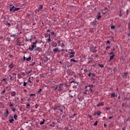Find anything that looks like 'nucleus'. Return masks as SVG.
<instances>
[{
    "mask_svg": "<svg viewBox=\"0 0 130 130\" xmlns=\"http://www.w3.org/2000/svg\"><path fill=\"white\" fill-rule=\"evenodd\" d=\"M87 87H89V92H90V93H94V90H93L94 86L93 85V84L87 85Z\"/></svg>",
    "mask_w": 130,
    "mask_h": 130,
    "instance_id": "1",
    "label": "nucleus"
},
{
    "mask_svg": "<svg viewBox=\"0 0 130 130\" xmlns=\"http://www.w3.org/2000/svg\"><path fill=\"white\" fill-rule=\"evenodd\" d=\"M37 46L36 45H34V44H33L32 45H31V47L29 46V50H30V51H33V49H34V48H35V47H37Z\"/></svg>",
    "mask_w": 130,
    "mask_h": 130,
    "instance_id": "2",
    "label": "nucleus"
},
{
    "mask_svg": "<svg viewBox=\"0 0 130 130\" xmlns=\"http://www.w3.org/2000/svg\"><path fill=\"white\" fill-rule=\"evenodd\" d=\"M127 74H128V73L127 72H126L125 73H122L121 74L122 77L124 79H126L127 78Z\"/></svg>",
    "mask_w": 130,
    "mask_h": 130,
    "instance_id": "3",
    "label": "nucleus"
},
{
    "mask_svg": "<svg viewBox=\"0 0 130 130\" xmlns=\"http://www.w3.org/2000/svg\"><path fill=\"white\" fill-rule=\"evenodd\" d=\"M53 52H54L55 53H59L60 52V50H59V49L58 48H55L53 49Z\"/></svg>",
    "mask_w": 130,
    "mask_h": 130,
    "instance_id": "4",
    "label": "nucleus"
},
{
    "mask_svg": "<svg viewBox=\"0 0 130 130\" xmlns=\"http://www.w3.org/2000/svg\"><path fill=\"white\" fill-rule=\"evenodd\" d=\"M69 54L70 55L69 56L70 58H73V57L75 56V52L74 51H72L71 52L69 53Z\"/></svg>",
    "mask_w": 130,
    "mask_h": 130,
    "instance_id": "5",
    "label": "nucleus"
},
{
    "mask_svg": "<svg viewBox=\"0 0 130 130\" xmlns=\"http://www.w3.org/2000/svg\"><path fill=\"white\" fill-rule=\"evenodd\" d=\"M69 95L70 96V97H73V96L75 95V91H74V90H69Z\"/></svg>",
    "mask_w": 130,
    "mask_h": 130,
    "instance_id": "6",
    "label": "nucleus"
},
{
    "mask_svg": "<svg viewBox=\"0 0 130 130\" xmlns=\"http://www.w3.org/2000/svg\"><path fill=\"white\" fill-rule=\"evenodd\" d=\"M113 57H114V53L111 52L110 55V61L111 60V59H113Z\"/></svg>",
    "mask_w": 130,
    "mask_h": 130,
    "instance_id": "7",
    "label": "nucleus"
},
{
    "mask_svg": "<svg viewBox=\"0 0 130 130\" xmlns=\"http://www.w3.org/2000/svg\"><path fill=\"white\" fill-rule=\"evenodd\" d=\"M62 85H63V84H60V85L58 86V91H61V90H62Z\"/></svg>",
    "mask_w": 130,
    "mask_h": 130,
    "instance_id": "8",
    "label": "nucleus"
},
{
    "mask_svg": "<svg viewBox=\"0 0 130 130\" xmlns=\"http://www.w3.org/2000/svg\"><path fill=\"white\" fill-rule=\"evenodd\" d=\"M122 14H123V11L122 9L120 10L119 12V16L121 17L122 16Z\"/></svg>",
    "mask_w": 130,
    "mask_h": 130,
    "instance_id": "9",
    "label": "nucleus"
},
{
    "mask_svg": "<svg viewBox=\"0 0 130 130\" xmlns=\"http://www.w3.org/2000/svg\"><path fill=\"white\" fill-rule=\"evenodd\" d=\"M104 105V103L103 102L100 103L97 105L98 107H99L100 106H103Z\"/></svg>",
    "mask_w": 130,
    "mask_h": 130,
    "instance_id": "10",
    "label": "nucleus"
},
{
    "mask_svg": "<svg viewBox=\"0 0 130 130\" xmlns=\"http://www.w3.org/2000/svg\"><path fill=\"white\" fill-rule=\"evenodd\" d=\"M100 115L101 114V111H99L96 113H94V115Z\"/></svg>",
    "mask_w": 130,
    "mask_h": 130,
    "instance_id": "11",
    "label": "nucleus"
},
{
    "mask_svg": "<svg viewBox=\"0 0 130 130\" xmlns=\"http://www.w3.org/2000/svg\"><path fill=\"white\" fill-rule=\"evenodd\" d=\"M11 96H12L13 97H15V96H16V91H12Z\"/></svg>",
    "mask_w": 130,
    "mask_h": 130,
    "instance_id": "12",
    "label": "nucleus"
},
{
    "mask_svg": "<svg viewBox=\"0 0 130 130\" xmlns=\"http://www.w3.org/2000/svg\"><path fill=\"white\" fill-rule=\"evenodd\" d=\"M19 10H20V8L14 7V10L13 11V13H15V12H17V11H19Z\"/></svg>",
    "mask_w": 130,
    "mask_h": 130,
    "instance_id": "13",
    "label": "nucleus"
},
{
    "mask_svg": "<svg viewBox=\"0 0 130 130\" xmlns=\"http://www.w3.org/2000/svg\"><path fill=\"white\" fill-rule=\"evenodd\" d=\"M43 9V5H40L39 6V10L40 11V10H42Z\"/></svg>",
    "mask_w": 130,
    "mask_h": 130,
    "instance_id": "14",
    "label": "nucleus"
},
{
    "mask_svg": "<svg viewBox=\"0 0 130 130\" xmlns=\"http://www.w3.org/2000/svg\"><path fill=\"white\" fill-rule=\"evenodd\" d=\"M14 64H13V63L10 64L9 65V68H10V69H13V68H14Z\"/></svg>",
    "mask_w": 130,
    "mask_h": 130,
    "instance_id": "15",
    "label": "nucleus"
},
{
    "mask_svg": "<svg viewBox=\"0 0 130 130\" xmlns=\"http://www.w3.org/2000/svg\"><path fill=\"white\" fill-rule=\"evenodd\" d=\"M100 18H101V14H100V12H99V16H97V20H100Z\"/></svg>",
    "mask_w": 130,
    "mask_h": 130,
    "instance_id": "16",
    "label": "nucleus"
},
{
    "mask_svg": "<svg viewBox=\"0 0 130 130\" xmlns=\"http://www.w3.org/2000/svg\"><path fill=\"white\" fill-rule=\"evenodd\" d=\"M14 10H15V6H12L10 8V12H12V11H13L14 12Z\"/></svg>",
    "mask_w": 130,
    "mask_h": 130,
    "instance_id": "17",
    "label": "nucleus"
},
{
    "mask_svg": "<svg viewBox=\"0 0 130 130\" xmlns=\"http://www.w3.org/2000/svg\"><path fill=\"white\" fill-rule=\"evenodd\" d=\"M44 121H45V120L43 119V121H41L40 124H41V125H42V124H44Z\"/></svg>",
    "mask_w": 130,
    "mask_h": 130,
    "instance_id": "18",
    "label": "nucleus"
},
{
    "mask_svg": "<svg viewBox=\"0 0 130 130\" xmlns=\"http://www.w3.org/2000/svg\"><path fill=\"white\" fill-rule=\"evenodd\" d=\"M31 58H32L31 57V56H29L28 58H27L26 59L27 61H30V60L31 59Z\"/></svg>",
    "mask_w": 130,
    "mask_h": 130,
    "instance_id": "19",
    "label": "nucleus"
},
{
    "mask_svg": "<svg viewBox=\"0 0 130 130\" xmlns=\"http://www.w3.org/2000/svg\"><path fill=\"white\" fill-rule=\"evenodd\" d=\"M71 61H73V62H76V63L78 62V61L75 60V59H71Z\"/></svg>",
    "mask_w": 130,
    "mask_h": 130,
    "instance_id": "20",
    "label": "nucleus"
},
{
    "mask_svg": "<svg viewBox=\"0 0 130 130\" xmlns=\"http://www.w3.org/2000/svg\"><path fill=\"white\" fill-rule=\"evenodd\" d=\"M9 122H10V123H13V122H14V119H13V118L9 120Z\"/></svg>",
    "mask_w": 130,
    "mask_h": 130,
    "instance_id": "21",
    "label": "nucleus"
},
{
    "mask_svg": "<svg viewBox=\"0 0 130 130\" xmlns=\"http://www.w3.org/2000/svg\"><path fill=\"white\" fill-rule=\"evenodd\" d=\"M98 122H99V121H96V122H95V123H94L93 125H94V126H97Z\"/></svg>",
    "mask_w": 130,
    "mask_h": 130,
    "instance_id": "22",
    "label": "nucleus"
},
{
    "mask_svg": "<svg viewBox=\"0 0 130 130\" xmlns=\"http://www.w3.org/2000/svg\"><path fill=\"white\" fill-rule=\"evenodd\" d=\"M99 67H100V68H104L103 64H99Z\"/></svg>",
    "mask_w": 130,
    "mask_h": 130,
    "instance_id": "23",
    "label": "nucleus"
},
{
    "mask_svg": "<svg viewBox=\"0 0 130 130\" xmlns=\"http://www.w3.org/2000/svg\"><path fill=\"white\" fill-rule=\"evenodd\" d=\"M5 114L6 115V116H8V115H9V111H8V110H6V113H5Z\"/></svg>",
    "mask_w": 130,
    "mask_h": 130,
    "instance_id": "24",
    "label": "nucleus"
},
{
    "mask_svg": "<svg viewBox=\"0 0 130 130\" xmlns=\"http://www.w3.org/2000/svg\"><path fill=\"white\" fill-rule=\"evenodd\" d=\"M31 72H32V70H31L30 71H28V72H25L26 74H27V75H29V74L31 73Z\"/></svg>",
    "mask_w": 130,
    "mask_h": 130,
    "instance_id": "25",
    "label": "nucleus"
},
{
    "mask_svg": "<svg viewBox=\"0 0 130 130\" xmlns=\"http://www.w3.org/2000/svg\"><path fill=\"white\" fill-rule=\"evenodd\" d=\"M37 43H38V41H37V40H36L35 42H33V44H34L35 45H36Z\"/></svg>",
    "mask_w": 130,
    "mask_h": 130,
    "instance_id": "26",
    "label": "nucleus"
},
{
    "mask_svg": "<svg viewBox=\"0 0 130 130\" xmlns=\"http://www.w3.org/2000/svg\"><path fill=\"white\" fill-rule=\"evenodd\" d=\"M51 35H52L53 36H55V34L54 33V32L52 31L51 32Z\"/></svg>",
    "mask_w": 130,
    "mask_h": 130,
    "instance_id": "27",
    "label": "nucleus"
},
{
    "mask_svg": "<svg viewBox=\"0 0 130 130\" xmlns=\"http://www.w3.org/2000/svg\"><path fill=\"white\" fill-rule=\"evenodd\" d=\"M23 86L24 87L27 86V82H25V81L23 82Z\"/></svg>",
    "mask_w": 130,
    "mask_h": 130,
    "instance_id": "28",
    "label": "nucleus"
},
{
    "mask_svg": "<svg viewBox=\"0 0 130 130\" xmlns=\"http://www.w3.org/2000/svg\"><path fill=\"white\" fill-rule=\"evenodd\" d=\"M13 118H14V119L17 120V115L15 114V115H14V116H13Z\"/></svg>",
    "mask_w": 130,
    "mask_h": 130,
    "instance_id": "29",
    "label": "nucleus"
},
{
    "mask_svg": "<svg viewBox=\"0 0 130 130\" xmlns=\"http://www.w3.org/2000/svg\"><path fill=\"white\" fill-rule=\"evenodd\" d=\"M36 94L35 93H31L30 94V97H32V96H36Z\"/></svg>",
    "mask_w": 130,
    "mask_h": 130,
    "instance_id": "30",
    "label": "nucleus"
},
{
    "mask_svg": "<svg viewBox=\"0 0 130 130\" xmlns=\"http://www.w3.org/2000/svg\"><path fill=\"white\" fill-rule=\"evenodd\" d=\"M12 111L15 112V111H16V108H12Z\"/></svg>",
    "mask_w": 130,
    "mask_h": 130,
    "instance_id": "31",
    "label": "nucleus"
},
{
    "mask_svg": "<svg viewBox=\"0 0 130 130\" xmlns=\"http://www.w3.org/2000/svg\"><path fill=\"white\" fill-rule=\"evenodd\" d=\"M83 94H86V95H89V93L86 92V91H83Z\"/></svg>",
    "mask_w": 130,
    "mask_h": 130,
    "instance_id": "32",
    "label": "nucleus"
},
{
    "mask_svg": "<svg viewBox=\"0 0 130 130\" xmlns=\"http://www.w3.org/2000/svg\"><path fill=\"white\" fill-rule=\"evenodd\" d=\"M35 108L36 109H37V108H38V104H36V105H35Z\"/></svg>",
    "mask_w": 130,
    "mask_h": 130,
    "instance_id": "33",
    "label": "nucleus"
},
{
    "mask_svg": "<svg viewBox=\"0 0 130 130\" xmlns=\"http://www.w3.org/2000/svg\"><path fill=\"white\" fill-rule=\"evenodd\" d=\"M50 126H52V127H54V123H53V124H51Z\"/></svg>",
    "mask_w": 130,
    "mask_h": 130,
    "instance_id": "34",
    "label": "nucleus"
},
{
    "mask_svg": "<svg viewBox=\"0 0 130 130\" xmlns=\"http://www.w3.org/2000/svg\"><path fill=\"white\" fill-rule=\"evenodd\" d=\"M11 37H13L14 38H16V36L15 35H11Z\"/></svg>",
    "mask_w": 130,
    "mask_h": 130,
    "instance_id": "35",
    "label": "nucleus"
},
{
    "mask_svg": "<svg viewBox=\"0 0 130 130\" xmlns=\"http://www.w3.org/2000/svg\"><path fill=\"white\" fill-rule=\"evenodd\" d=\"M47 40L49 42H50L51 41V39H50V38H49Z\"/></svg>",
    "mask_w": 130,
    "mask_h": 130,
    "instance_id": "36",
    "label": "nucleus"
},
{
    "mask_svg": "<svg viewBox=\"0 0 130 130\" xmlns=\"http://www.w3.org/2000/svg\"><path fill=\"white\" fill-rule=\"evenodd\" d=\"M26 106H27V108H28V107H30V104H27L26 105Z\"/></svg>",
    "mask_w": 130,
    "mask_h": 130,
    "instance_id": "37",
    "label": "nucleus"
},
{
    "mask_svg": "<svg viewBox=\"0 0 130 130\" xmlns=\"http://www.w3.org/2000/svg\"><path fill=\"white\" fill-rule=\"evenodd\" d=\"M128 29L130 30V22H128Z\"/></svg>",
    "mask_w": 130,
    "mask_h": 130,
    "instance_id": "38",
    "label": "nucleus"
},
{
    "mask_svg": "<svg viewBox=\"0 0 130 130\" xmlns=\"http://www.w3.org/2000/svg\"><path fill=\"white\" fill-rule=\"evenodd\" d=\"M111 97L114 98V93H112L111 94Z\"/></svg>",
    "mask_w": 130,
    "mask_h": 130,
    "instance_id": "39",
    "label": "nucleus"
},
{
    "mask_svg": "<svg viewBox=\"0 0 130 130\" xmlns=\"http://www.w3.org/2000/svg\"><path fill=\"white\" fill-rule=\"evenodd\" d=\"M42 91V89L40 88L39 91H38V93H40V92Z\"/></svg>",
    "mask_w": 130,
    "mask_h": 130,
    "instance_id": "40",
    "label": "nucleus"
},
{
    "mask_svg": "<svg viewBox=\"0 0 130 130\" xmlns=\"http://www.w3.org/2000/svg\"><path fill=\"white\" fill-rule=\"evenodd\" d=\"M91 75H92V73H91V72H90V73L88 74V77H91Z\"/></svg>",
    "mask_w": 130,
    "mask_h": 130,
    "instance_id": "41",
    "label": "nucleus"
},
{
    "mask_svg": "<svg viewBox=\"0 0 130 130\" xmlns=\"http://www.w3.org/2000/svg\"><path fill=\"white\" fill-rule=\"evenodd\" d=\"M17 45H18V46H21V44H20L19 43H17Z\"/></svg>",
    "mask_w": 130,
    "mask_h": 130,
    "instance_id": "42",
    "label": "nucleus"
},
{
    "mask_svg": "<svg viewBox=\"0 0 130 130\" xmlns=\"http://www.w3.org/2000/svg\"><path fill=\"white\" fill-rule=\"evenodd\" d=\"M106 119V117H103V120H105Z\"/></svg>",
    "mask_w": 130,
    "mask_h": 130,
    "instance_id": "43",
    "label": "nucleus"
},
{
    "mask_svg": "<svg viewBox=\"0 0 130 130\" xmlns=\"http://www.w3.org/2000/svg\"><path fill=\"white\" fill-rule=\"evenodd\" d=\"M111 29H114V25H112L111 26Z\"/></svg>",
    "mask_w": 130,
    "mask_h": 130,
    "instance_id": "44",
    "label": "nucleus"
},
{
    "mask_svg": "<svg viewBox=\"0 0 130 130\" xmlns=\"http://www.w3.org/2000/svg\"><path fill=\"white\" fill-rule=\"evenodd\" d=\"M9 106H10V107H12L14 106V105H13L12 104H10Z\"/></svg>",
    "mask_w": 130,
    "mask_h": 130,
    "instance_id": "45",
    "label": "nucleus"
},
{
    "mask_svg": "<svg viewBox=\"0 0 130 130\" xmlns=\"http://www.w3.org/2000/svg\"><path fill=\"white\" fill-rule=\"evenodd\" d=\"M63 46H64V44L62 43L61 45V47H62V48H63Z\"/></svg>",
    "mask_w": 130,
    "mask_h": 130,
    "instance_id": "46",
    "label": "nucleus"
},
{
    "mask_svg": "<svg viewBox=\"0 0 130 130\" xmlns=\"http://www.w3.org/2000/svg\"><path fill=\"white\" fill-rule=\"evenodd\" d=\"M58 89V87L57 86H56V87H55V88H54V90H55V91H56V90Z\"/></svg>",
    "mask_w": 130,
    "mask_h": 130,
    "instance_id": "47",
    "label": "nucleus"
},
{
    "mask_svg": "<svg viewBox=\"0 0 130 130\" xmlns=\"http://www.w3.org/2000/svg\"><path fill=\"white\" fill-rule=\"evenodd\" d=\"M91 81H95V79H94L93 77H92Z\"/></svg>",
    "mask_w": 130,
    "mask_h": 130,
    "instance_id": "48",
    "label": "nucleus"
},
{
    "mask_svg": "<svg viewBox=\"0 0 130 130\" xmlns=\"http://www.w3.org/2000/svg\"><path fill=\"white\" fill-rule=\"evenodd\" d=\"M126 14L127 15H128V10H126Z\"/></svg>",
    "mask_w": 130,
    "mask_h": 130,
    "instance_id": "49",
    "label": "nucleus"
},
{
    "mask_svg": "<svg viewBox=\"0 0 130 130\" xmlns=\"http://www.w3.org/2000/svg\"><path fill=\"white\" fill-rule=\"evenodd\" d=\"M85 91L87 92V93H89V91H88V89H85Z\"/></svg>",
    "mask_w": 130,
    "mask_h": 130,
    "instance_id": "50",
    "label": "nucleus"
},
{
    "mask_svg": "<svg viewBox=\"0 0 130 130\" xmlns=\"http://www.w3.org/2000/svg\"><path fill=\"white\" fill-rule=\"evenodd\" d=\"M62 118H66V116L62 115Z\"/></svg>",
    "mask_w": 130,
    "mask_h": 130,
    "instance_id": "51",
    "label": "nucleus"
},
{
    "mask_svg": "<svg viewBox=\"0 0 130 130\" xmlns=\"http://www.w3.org/2000/svg\"><path fill=\"white\" fill-rule=\"evenodd\" d=\"M108 43H110V41L109 40L107 41V44H108Z\"/></svg>",
    "mask_w": 130,
    "mask_h": 130,
    "instance_id": "52",
    "label": "nucleus"
},
{
    "mask_svg": "<svg viewBox=\"0 0 130 130\" xmlns=\"http://www.w3.org/2000/svg\"><path fill=\"white\" fill-rule=\"evenodd\" d=\"M111 118H113V116L109 117V119H111Z\"/></svg>",
    "mask_w": 130,
    "mask_h": 130,
    "instance_id": "53",
    "label": "nucleus"
},
{
    "mask_svg": "<svg viewBox=\"0 0 130 130\" xmlns=\"http://www.w3.org/2000/svg\"><path fill=\"white\" fill-rule=\"evenodd\" d=\"M88 116H89V118H92V116L90 115H88Z\"/></svg>",
    "mask_w": 130,
    "mask_h": 130,
    "instance_id": "54",
    "label": "nucleus"
},
{
    "mask_svg": "<svg viewBox=\"0 0 130 130\" xmlns=\"http://www.w3.org/2000/svg\"><path fill=\"white\" fill-rule=\"evenodd\" d=\"M104 126H105V127H106V126H107V125L106 124H104Z\"/></svg>",
    "mask_w": 130,
    "mask_h": 130,
    "instance_id": "55",
    "label": "nucleus"
},
{
    "mask_svg": "<svg viewBox=\"0 0 130 130\" xmlns=\"http://www.w3.org/2000/svg\"><path fill=\"white\" fill-rule=\"evenodd\" d=\"M28 83H32V81H31V80H28Z\"/></svg>",
    "mask_w": 130,
    "mask_h": 130,
    "instance_id": "56",
    "label": "nucleus"
},
{
    "mask_svg": "<svg viewBox=\"0 0 130 130\" xmlns=\"http://www.w3.org/2000/svg\"><path fill=\"white\" fill-rule=\"evenodd\" d=\"M106 12H107V11H106L105 12H103V14H104V15H105V14H106Z\"/></svg>",
    "mask_w": 130,
    "mask_h": 130,
    "instance_id": "57",
    "label": "nucleus"
},
{
    "mask_svg": "<svg viewBox=\"0 0 130 130\" xmlns=\"http://www.w3.org/2000/svg\"><path fill=\"white\" fill-rule=\"evenodd\" d=\"M9 56L11 58H12V57H13V56L12 55H9Z\"/></svg>",
    "mask_w": 130,
    "mask_h": 130,
    "instance_id": "58",
    "label": "nucleus"
},
{
    "mask_svg": "<svg viewBox=\"0 0 130 130\" xmlns=\"http://www.w3.org/2000/svg\"><path fill=\"white\" fill-rule=\"evenodd\" d=\"M60 111H61V112H63V110L62 109H60Z\"/></svg>",
    "mask_w": 130,
    "mask_h": 130,
    "instance_id": "59",
    "label": "nucleus"
},
{
    "mask_svg": "<svg viewBox=\"0 0 130 130\" xmlns=\"http://www.w3.org/2000/svg\"><path fill=\"white\" fill-rule=\"evenodd\" d=\"M62 108H63V109H64L66 108V107L64 106H63Z\"/></svg>",
    "mask_w": 130,
    "mask_h": 130,
    "instance_id": "60",
    "label": "nucleus"
},
{
    "mask_svg": "<svg viewBox=\"0 0 130 130\" xmlns=\"http://www.w3.org/2000/svg\"><path fill=\"white\" fill-rule=\"evenodd\" d=\"M108 48H110V47H109V46L107 47L106 49H108Z\"/></svg>",
    "mask_w": 130,
    "mask_h": 130,
    "instance_id": "61",
    "label": "nucleus"
},
{
    "mask_svg": "<svg viewBox=\"0 0 130 130\" xmlns=\"http://www.w3.org/2000/svg\"><path fill=\"white\" fill-rule=\"evenodd\" d=\"M25 59H26V57L25 56H23V60H25Z\"/></svg>",
    "mask_w": 130,
    "mask_h": 130,
    "instance_id": "62",
    "label": "nucleus"
},
{
    "mask_svg": "<svg viewBox=\"0 0 130 130\" xmlns=\"http://www.w3.org/2000/svg\"><path fill=\"white\" fill-rule=\"evenodd\" d=\"M128 37H130V32L128 34Z\"/></svg>",
    "mask_w": 130,
    "mask_h": 130,
    "instance_id": "63",
    "label": "nucleus"
},
{
    "mask_svg": "<svg viewBox=\"0 0 130 130\" xmlns=\"http://www.w3.org/2000/svg\"><path fill=\"white\" fill-rule=\"evenodd\" d=\"M47 32H49V33H50V30L49 29H48V30H47Z\"/></svg>",
    "mask_w": 130,
    "mask_h": 130,
    "instance_id": "64",
    "label": "nucleus"
}]
</instances>
